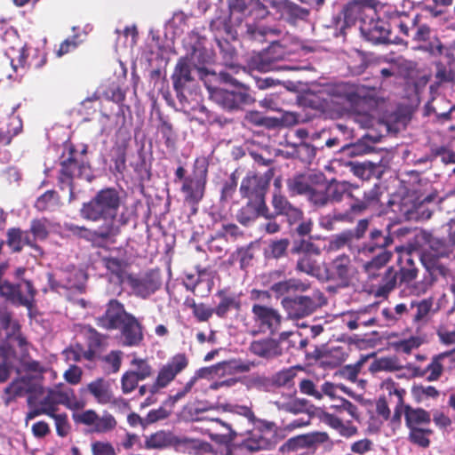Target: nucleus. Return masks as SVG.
<instances>
[{"label": "nucleus", "instance_id": "a19ab883", "mask_svg": "<svg viewBox=\"0 0 455 455\" xmlns=\"http://www.w3.org/2000/svg\"><path fill=\"white\" fill-rule=\"evenodd\" d=\"M50 229V222L45 219L34 220L31 223L30 232L35 239L44 240L47 237Z\"/></svg>", "mask_w": 455, "mask_h": 455}, {"label": "nucleus", "instance_id": "774afa93", "mask_svg": "<svg viewBox=\"0 0 455 455\" xmlns=\"http://www.w3.org/2000/svg\"><path fill=\"white\" fill-rule=\"evenodd\" d=\"M93 455H114V449L108 443L96 442L92 443Z\"/></svg>", "mask_w": 455, "mask_h": 455}, {"label": "nucleus", "instance_id": "6e6552de", "mask_svg": "<svg viewBox=\"0 0 455 455\" xmlns=\"http://www.w3.org/2000/svg\"><path fill=\"white\" fill-rule=\"evenodd\" d=\"M204 187L205 171L195 172L193 176L186 178L181 188L185 201L191 205L198 204L204 196Z\"/></svg>", "mask_w": 455, "mask_h": 455}, {"label": "nucleus", "instance_id": "1a4fd4ad", "mask_svg": "<svg viewBox=\"0 0 455 455\" xmlns=\"http://www.w3.org/2000/svg\"><path fill=\"white\" fill-rule=\"evenodd\" d=\"M132 315L126 313L124 306L116 299L108 302L106 313L98 318V324L105 329H117L126 320V316Z\"/></svg>", "mask_w": 455, "mask_h": 455}, {"label": "nucleus", "instance_id": "39448f33", "mask_svg": "<svg viewBox=\"0 0 455 455\" xmlns=\"http://www.w3.org/2000/svg\"><path fill=\"white\" fill-rule=\"evenodd\" d=\"M36 291L29 281H24L22 283L13 285L9 282H4L0 286V296L10 300L13 304L22 305L31 309L34 304Z\"/></svg>", "mask_w": 455, "mask_h": 455}, {"label": "nucleus", "instance_id": "4468645a", "mask_svg": "<svg viewBox=\"0 0 455 455\" xmlns=\"http://www.w3.org/2000/svg\"><path fill=\"white\" fill-rule=\"evenodd\" d=\"M122 340L125 346H137L143 339L140 324L133 316H126V320L121 324Z\"/></svg>", "mask_w": 455, "mask_h": 455}, {"label": "nucleus", "instance_id": "ea45409f", "mask_svg": "<svg viewBox=\"0 0 455 455\" xmlns=\"http://www.w3.org/2000/svg\"><path fill=\"white\" fill-rule=\"evenodd\" d=\"M449 355V353H441L433 358L431 363H429L426 369V371L429 372L427 379L429 381H435L440 378L443 373V365L441 361Z\"/></svg>", "mask_w": 455, "mask_h": 455}, {"label": "nucleus", "instance_id": "72a5a7b5", "mask_svg": "<svg viewBox=\"0 0 455 455\" xmlns=\"http://www.w3.org/2000/svg\"><path fill=\"white\" fill-rule=\"evenodd\" d=\"M240 299L236 295H221V300L219 305L216 307L215 314L220 317H223L227 315V313L231 309H239L240 308Z\"/></svg>", "mask_w": 455, "mask_h": 455}, {"label": "nucleus", "instance_id": "0e129e2a", "mask_svg": "<svg viewBox=\"0 0 455 455\" xmlns=\"http://www.w3.org/2000/svg\"><path fill=\"white\" fill-rule=\"evenodd\" d=\"M309 200L315 205L323 206L329 201L328 193H324L323 190H315L310 188L308 192Z\"/></svg>", "mask_w": 455, "mask_h": 455}, {"label": "nucleus", "instance_id": "4d7b16f0", "mask_svg": "<svg viewBox=\"0 0 455 455\" xmlns=\"http://www.w3.org/2000/svg\"><path fill=\"white\" fill-rule=\"evenodd\" d=\"M427 433L429 431H424L418 427L411 428L410 438L413 443L422 447H427L429 444V440L427 436Z\"/></svg>", "mask_w": 455, "mask_h": 455}, {"label": "nucleus", "instance_id": "8fccbe9b", "mask_svg": "<svg viewBox=\"0 0 455 455\" xmlns=\"http://www.w3.org/2000/svg\"><path fill=\"white\" fill-rule=\"evenodd\" d=\"M362 365V362L346 365L339 371V375L351 382H355Z\"/></svg>", "mask_w": 455, "mask_h": 455}, {"label": "nucleus", "instance_id": "b1692460", "mask_svg": "<svg viewBox=\"0 0 455 455\" xmlns=\"http://www.w3.org/2000/svg\"><path fill=\"white\" fill-rule=\"evenodd\" d=\"M172 78L173 86L178 92H181L186 84L192 80L190 66L187 60L180 59L178 61Z\"/></svg>", "mask_w": 455, "mask_h": 455}, {"label": "nucleus", "instance_id": "864d4df0", "mask_svg": "<svg viewBox=\"0 0 455 455\" xmlns=\"http://www.w3.org/2000/svg\"><path fill=\"white\" fill-rule=\"evenodd\" d=\"M290 190L296 194H308L310 187L304 177H296L289 183Z\"/></svg>", "mask_w": 455, "mask_h": 455}, {"label": "nucleus", "instance_id": "5701e85b", "mask_svg": "<svg viewBox=\"0 0 455 455\" xmlns=\"http://www.w3.org/2000/svg\"><path fill=\"white\" fill-rule=\"evenodd\" d=\"M320 254V250L312 243L306 245V252L299 258L297 268L307 275H315L317 270L316 262L313 259V255Z\"/></svg>", "mask_w": 455, "mask_h": 455}, {"label": "nucleus", "instance_id": "9d476101", "mask_svg": "<svg viewBox=\"0 0 455 455\" xmlns=\"http://www.w3.org/2000/svg\"><path fill=\"white\" fill-rule=\"evenodd\" d=\"M331 271L344 285H348L357 279V267L346 256L338 257L333 260Z\"/></svg>", "mask_w": 455, "mask_h": 455}, {"label": "nucleus", "instance_id": "e2e57ef3", "mask_svg": "<svg viewBox=\"0 0 455 455\" xmlns=\"http://www.w3.org/2000/svg\"><path fill=\"white\" fill-rule=\"evenodd\" d=\"M75 419L84 425L92 426L94 427L98 419L97 413L92 410H87L75 416Z\"/></svg>", "mask_w": 455, "mask_h": 455}, {"label": "nucleus", "instance_id": "79ce46f5", "mask_svg": "<svg viewBox=\"0 0 455 455\" xmlns=\"http://www.w3.org/2000/svg\"><path fill=\"white\" fill-rule=\"evenodd\" d=\"M240 382L244 385L247 389H263L267 385V378L257 373L240 378Z\"/></svg>", "mask_w": 455, "mask_h": 455}, {"label": "nucleus", "instance_id": "a878e982", "mask_svg": "<svg viewBox=\"0 0 455 455\" xmlns=\"http://www.w3.org/2000/svg\"><path fill=\"white\" fill-rule=\"evenodd\" d=\"M324 303V298L323 294L316 291L313 296H304L298 299L297 307L298 310L300 311L299 315L304 316L311 314L317 307H321Z\"/></svg>", "mask_w": 455, "mask_h": 455}, {"label": "nucleus", "instance_id": "49530a36", "mask_svg": "<svg viewBox=\"0 0 455 455\" xmlns=\"http://www.w3.org/2000/svg\"><path fill=\"white\" fill-rule=\"evenodd\" d=\"M116 425V421L115 418L111 414L105 413L102 415V417L98 416V419L93 429L96 432L103 433L113 429Z\"/></svg>", "mask_w": 455, "mask_h": 455}, {"label": "nucleus", "instance_id": "2eb2a0df", "mask_svg": "<svg viewBox=\"0 0 455 455\" xmlns=\"http://www.w3.org/2000/svg\"><path fill=\"white\" fill-rule=\"evenodd\" d=\"M267 186V180H265L262 176L250 172L242 180L240 192L245 197L253 196L259 197L262 196V193Z\"/></svg>", "mask_w": 455, "mask_h": 455}, {"label": "nucleus", "instance_id": "f704fd0d", "mask_svg": "<svg viewBox=\"0 0 455 455\" xmlns=\"http://www.w3.org/2000/svg\"><path fill=\"white\" fill-rule=\"evenodd\" d=\"M411 395L416 402L424 403L429 398H436L439 392L432 386L418 385L412 387Z\"/></svg>", "mask_w": 455, "mask_h": 455}, {"label": "nucleus", "instance_id": "58836bf2", "mask_svg": "<svg viewBox=\"0 0 455 455\" xmlns=\"http://www.w3.org/2000/svg\"><path fill=\"white\" fill-rule=\"evenodd\" d=\"M389 253L387 251L379 252L374 255L371 260L366 261L363 264V267L369 274V275L374 276V270L379 268L389 260Z\"/></svg>", "mask_w": 455, "mask_h": 455}, {"label": "nucleus", "instance_id": "37998d69", "mask_svg": "<svg viewBox=\"0 0 455 455\" xmlns=\"http://www.w3.org/2000/svg\"><path fill=\"white\" fill-rule=\"evenodd\" d=\"M267 445V439L263 438L259 432H256L243 442V448L249 451H257L264 449Z\"/></svg>", "mask_w": 455, "mask_h": 455}, {"label": "nucleus", "instance_id": "5fc2aeb1", "mask_svg": "<svg viewBox=\"0 0 455 455\" xmlns=\"http://www.w3.org/2000/svg\"><path fill=\"white\" fill-rule=\"evenodd\" d=\"M61 175L67 179L81 174V169L78 168L77 163L74 160L65 161L61 164Z\"/></svg>", "mask_w": 455, "mask_h": 455}, {"label": "nucleus", "instance_id": "f3484780", "mask_svg": "<svg viewBox=\"0 0 455 455\" xmlns=\"http://www.w3.org/2000/svg\"><path fill=\"white\" fill-rule=\"evenodd\" d=\"M250 350L252 354L265 359H272L282 354L278 342L271 339L253 341Z\"/></svg>", "mask_w": 455, "mask_h": 455}, {"label": "nucleus", "instance_id": "473e14b6", "mask_svg": "<svg viewBox=\"0 0 455 455\" xmlns=\"http://www.w3.org/2000/svg\"><path fill=\"white\" fill-rule=\"evenodd\" d=\"M271 289L280 296L285 294L291 290L305 291L307 289V285L299 280L290 279L274 283L271 286Z\"/></svg>", "mask_w": 455, "mask_h": 455}, {"label": "nucleus", "instance_id": "6e6d98bb", "mask_svg": "<svg viewBox=\"0 0 455 455\" xmlns=\"http://www.w3.org/2000/svg\"><path fill=\"white\" fill-rule=\"evenodd\" d=\"M299 389L301 393L313 396L317 400H321L323 398V394L316 390L314 382L309 379H303L299 383Z\"/></svg>", "mask_w": 455, "mask_h": 455}, {"label": "nucleus", "instance_id": "f257e3e1", "mask_svg": "<svg viewBox=\"0 0 455 455\" xmlns=\"http://www.w3.org/2000/svg\"><path fill=\"white\" fill-rule=\"evenodd\" d=\"M120 206L121 198L116 189H102L90 202L83 204L81 215L93 221H113L118 214Z\"/></svg>", "mask_w": 455, "mask_h": 455}, {"label": "nucleus", "instance_id": "3c124183", "mask_svg": "<svg viewBox=\"0 0 455 455\" xmlns=\"http://www.w3.org/2000/svg\"><path fill=\"white\" fill-rule=\"evenodd\" d=\"M140 379L133 373H132L130 371H126L121 379L122 391L124 394L131 393L135 389Z\"/></svg>", "mask_w": 455, "mask_h": 455}, {"label": "nucleus", "instance_id": "bb28decb", "mask_svg": "<svg viewBox=\"0 0 455 455\" xmlns=\"http://www.w3.org/2000/svg\"><path fill=\"white\" fill-rule=\"evenodd\" d=\"M371 237L374 244L365 245L358 251V257L362 261L363 260V256L373 254L376 250H382L391 243V239L389 237H383L379 230L371 231Z\"/></svg>", "mask_w": 455, "mask_h": 455}, {"label": "nucleus", "instance_id": "7ed1b4c3", "mask_svg": "<svg viewBox=\"0 0 455 455\" xmlns=\"http://www.w3.org/2000/svg\"><path fill=\"white\" fill-rule=\"evenodd\" d=\"M251 313L252 318L244 323L248 332L256 335L267 331L274 333L277 331L281 323V315L275 309L255 304L251 308Z\"/></svg>", "mask_w": 455, "mask_h": 455}, {"label": "nucleus", "instance_id": "6ab92c4d", "mask_svg": "<svg viewBox=\"0 0 455 455\" xmlns=\"http://www.w3.org/2000/svg\"><path fill=\"white\" fill-rule=\"evenodd\" d=\"M0 324L6 331L8 338L17 340L20 346L25 344V339L20 333L19 323L12 319L11 314L4 306H0Z\"/></svg>", "mask_w": 455, "mask_h": 455}, {"label": "nucleus", "instance_id": "f03ea898", "mask_svg": "<svg viewBox=\"0 0 455 455\" xmlns=\"http://www.w3.org/2000/svg\"><path fill=\"white\" fill-rule=\"evenodd\" d=\"M220 76L224 82L234 84L235 91L208 87L210 97L213 101L228 110L237 108L242 104H248L252 101V98L246 87L236 82L227 73H221Z\"/></svg>", "mask_w": 455, "mask_h": 455}, {"label": "nucleus", "instance_id": "a18cd8bd", "mask_svg": "<svg viewBox=\"0 0 455 455\" xmlns=\"http://www.w3.org/2000/svg\"><path fill=\"white\" fill-rule=\"evenodd\" d=\"M348 185L345 182H332L331 183L326 191L329 196V199L334 201H339L345 194L347 193Z\"/></svg>", "mask_w": 455, "mask_h": 455}, {"label": "nucleus", "instance_id": "de8ad7c7", "mask_svg": "<svg viewBox=\"0 0 455 455\" xmlns=\"http://www.w3.org/2000/svg\"><path fill=\"white\" fill-rule=\"evenodd\" d=\"M195 374L198 379H213L215 378H222L220 363H217L211 367H204L197 370Z\"/></svg>", "mask_w": 455, "mask_h": 455}, {"label": "nucleus", "instance_id": "0eeeda50", "mask_svg": "<svg viewBox=\"0 0 455 455\" xmlns=\"http://www.w3.org/2000/svg\"><path fill=\"white\" fill-rule=\"evenodd\" d=\"M74 392L70 388H65L63 384L57 385L54 388L47 390V395L39 404L43 408L44 414L51 417L56 413L59 404L72 406Z\"/></svg>", "mask_w": 455, "mask_h": 455}, {"label": "nucleus", "instance_id": "13d9d810", "mask_svg": "<svg viewBox=\"0 0 455 455\" xmlns=\"http://www.w3.org/2000/svg\"><path fill=\"white\" fill-rule=\"evenodd\" d=\"M403 64V60L402 58H396L392 60L390 63L389 68H382L380 70V73L382 76L388 77V76H395L401 75V67Z\"/></svg>", "mask_w": 455, "mask_h": 455}, {"label": "nucleus", "instance_id": "ddd939ff", "mask_svg": "<svg viewBox=\"0 0 455 455\" xmlns=\"http://www.w3.org/2000/svg\"><path fill=\"white\" fill-rule=\"evenodd\" d=\"M231 17L236 13L242 15H255L256 18L264 17L267 11L259 0H232L229 4Z\"/></svg>", "mask_w": 455, "mask_h": 455}, {"label": "nucleus", "instance_id": "4be33fe9", "mask_svg": "<svg viewBox=\"0 0 455 455\" xmlns=\"http://www.w3.org/2000/svg\"><path fill=\"white\" fill-rule=\"evenodd\" d=\"M44 387L40 383L31 384L29 379L22 378L14 380L7 388L6 393L12 396L23 395L27 393H43Z\"/></svg>", "mask_w": 455, "mask_h": 455}, {"label": "nucleus", "instance_id": "aec40b11", "mask_svg": "<svg viewBox=\"0 0 455 455\" xmlns=\"http://www.w3.org/2000/svg\"><path fill=\"white\" fill-rule=\"evenodd\" d=\"M87 390L101 404H107L113 401V395L108 381L97 379L87 385Z\"/></svg>", "mask_w": 455, "mask_h": 455}, {"label": "nucleus", "instance_id": "20e7f679", "mask_svg": "<svg viewBox=\"0 0 455 455\" xmlns=\"http://www.w3.org/2000/svg\"><path fill=\"white\" fill-rule=\"evenodd\" d=\"M188 364V360L184 354L172 356L160 367L154 383L149 387V392L154 395L166 387L179 373L187 368Z\"/></svg>", "mask_w": 455, "mask_h": 455}, {"label": "nucleus", "instance_id": "7c9ffc66", "mask_svg": "<svg viewBox=\"0 0 455 455\" xmlns=\"http://www.w3.org/2000/svg\"><path fill=\"white\" fill-rule=\"evenodd\" d=\"M405 420L410 428H414L419 425L428 423L430 421V415L423 409H414L410 406H406Z\"/></svg>", "mask_w": 455, "mask_h": 455}, {"label": "nucleus", "instance_id": "9b49d317", "mask_svg": "<svg viewBox=\"0 0 455 455\" xmlns=\"http://www.w3.org/2000/svg\"><path fill=\"white\" fill-rule=\"evenodd\" d=\"M360 30L363 37L372 44H385L388 41V29L385 28L384 22L380 20L375 21L373 16L370 18V21H364Z\"/></svg>", "mask_w": 455, "mask_h": 455}, {"label": "nucleus", "instance_id": "c85d7f7f", "mask_svg": "<svg viewBox=\"0 0 455 455\" xmlns=\"http://www.w3.org/2000/svg\"><path fill=\"white\" fill-rule=\"evenodd\" d=\"M7 244L13 251H20L26 244L34 246L28 232L12 228L7 233Z\"/></svg>", "mask_w": 455, "mask_h": 455}, {"label": "nucleus", "instance_id": "e433bc0d", "mask_svg": "<svg viewBox=\"0 0 455 455\" xmlns=\"http://www.w3.org/2000/svg\"><path fill=\"white\" fill-rule=\"evenodd\" d=\"M380 387L383 392L387 393L391 397L394 396L395 398V403L397 406L403 404L405 390L398 387L392 379H385L381 383Z\"/></svg>", "mask_w": 455, "mask_h": 455}, {"label": "nucleus", "instance_id": "423d86ee", "mask_svg": "<svg viewBox=\"0 0 455 455\" xmlns=\"http://www.w3.org/2000/svg\"><path fill=\"white\" fill-rule=\"evenodd\" d=\"M284 55L282 45L274 42L267 50L253 53L248 60V65L251 69L268 72L274 69V62L283 59Z\"/></svg>", "mask_w": 455, "mask_h": 455}, {"label": "nucleus", "instance_id": "c03bdc74", "mask_svg": "<svg viewBox=\"0 0 455 455\" xmlns=\"http://www.w3.org/2000/svg\"><path fill=\"white\" fill-rule=\"evenodd\" d=\"M57 204L56 194L53 191H47L36 202L35 206L39 211H46L54 208Z\"/></svg>", "mask_w": 455, "mask_h": 455}, {"label": "nucleus", "instance_id": "cd10ccee", "mask_svg": "<svg viewBox=\"0 0 455 455\" xmlns=\"http://www.w3.org/2000/svg\"><path fill=\"white\" fill-rule=\"evenodd\" d=\"M6 54L10 59L14 72L19 73L24 70L28 56L25 45L19 42L16 46H11L7 50Z\"/></svg>", "mask_w": 455, "mask_h": 455}, {"label": "nucleus", "instance_id": "c756f323", "mask_svg": "<svg viewBox=\"0 0 455 455\" xmlns=\"http://www.w3.org/2000/svg\"><path fill=\"white\" fill-rule=\"evenodd\" d=\"M220 363L222 376L232 375L238 372H247L255 366L254 363L249 361H243L241 359H233L224 361Z\"/></svg>", "mask_w": 455, "mask_h": 455}, {"label": "nucleus", "instance_id": "393cba45", "mask_svg": "<svg viewBox=\"0 0 455 455\" xmlns=\"http://www.w3.org/2000/svg\"><path fill=\"white\" fill-rule=\"evenodd\" d=\"M178 437L172 433L165 431H158L150 435L146 439V447L149 449H163L168 446L176 448V441Z\"/></svg>", "mask_w": 455, "mask_h": 455}, {"label": "nucleus", "instance_id": "dca6fc26", "mask_svg": "<svg viewBox=\"0 0 455 455\" xmlns=\"http://www.w3.org/2000/svg\"><path fill=\"white\" fill-rule=\"evenodd\" d=\"M376 14L375 10L370 6L359 3H351L344 9V19L347 25L355 23L359 20L362 24L367 21L368 18Z\"/></svg>", "mask_w": 455, "mask_h": 455}, {"label": "nucleus", "instance_id": "2f4dec72", "mask_svg": "<svg viewBox=\"0 0 455 455\" xmlns=\"http://www.w3.org/2000/svg\"><path fill=\"white\" fill-rule=\"evenodd\" d=\"M427 243L430 251H426L424 257H428L430 260L446 256L451 251L450 245L440 238L431 236L428 238Z\"/></svg>", "mask_w": 455, "mask_h": 455}, {"label": "nucleus", "instance_id": "338daca9", "mask_svg": "<svg viewBox=\"0 0 455 455\" xmlns=\"http://www.w3.org/2000/svg\"><path fill=\"white\" fill-rule=\"evenodd\" d=\"M372 442L369 439H362L351 445V451L356 454L363 455L371 450Z\"/></svg>", "mask_w": 455, "mask_h": 455}, {"label": "nucleus", "instance_id": "412c9836", "mask_svg": "<svg viewBox=\"0 0 455 455\" xmlns=\"http://www.w3.org/2000/svg\"><path fill=\"white\" fill-rule=\"evenodd\" d=\"M272 205L275 211V215H285L291 222L297 221L301 217V212L293 207L283 196L278 193L274 194Z\"/></svg>", "mask_w": 455, "mask_h": 455}, {"label": "nucleus", "instance_id": "f8f14e48", "mask_svg": "<svg viewBox=\"0 0 455 455\" xmlns=\"http://www.w3.org/2000/svg\"><path fill=\"white\" fill-rule=\"evenodd\" d=\"M129 284L135 295L145 299L157 291L161 283L155 275H147L140 278L130 277Z\"/></svg>", "mask_w": 455, "mask_h": 455}, {"label": "nucleus", "instance_id": "680f3d73", "mask_svg": "<svg viewBox=\"0 0 455 455\" xmlns=\"http://www.w3.org/2000/svg\"><path fill=\"white\" fill-rule=\"evenodd\" d=\"M121 355L122 353L119 351H112L105 356L104 360L112 372L119 371L121 366Z\"/></svg>", "mask_w": 455, "mask_h": 455}, {"label": "nucleus", "instance_id": "a211bd4d", "mask_svg": "<svg viewBox=\"0 0 455 455\" xmlns=\"http://www.w3.org/2000/svg\"><path fill=\"white\" fill-rule=\"evenodd\" d=\"M176 450L190 455H202L212 452V446L210 443L201 440L178 437L176 441Z\"/></svg>", "mask_w": 455, "mask_h": 455}, {"label": "nucleus", "instance_id": "052dcab7", "mask_svg": "<svg viewBox=\"0 0 455 455\" xmlns=\"http://www.w3.org/2000/svg\"><path fill=\"white\" fill-rule=\"evenodd\" d=\"M51 418L55 421L58 435L60 436L66 435L68 430L67 415L65 413H55Z\"/></svg>", "mask_w": 455, "mask_h": 455}, {"label": "nucleus", "instance_id": "09e8293b", "mask_svg": "<svg viewBox=\"0 0 455 455\" xmlns=\"http://www.w3.org/2000/svg\"><path fill=\"white\" fill-rule=\"evenodd\" d=\"M191 307L195 317L200 322L207 321L215 312L214 309L203 303L196 304L193 302Z\"/></svg>", "mask_w": 455, "mask_h": 455}, {"label": "nucleus", "instance_id": "4c0bfd02", "mask_svg": "<svg viewBox=\"0 0 455 455\" xmlns=\"http://www.w3.org/2000/svg\"><path fill=\"white\" fill-rule=\"evenodd\" d=\"M131 364L132 366V370L130 371L138 377L140 380L146 379L150 377L153 372L152 367L144 359L133 358Z\"/></svg>", "mask_w": 455, "mask_h": 455}, {"label": "nucleus", "instance_id": "c9c22d12", "mask_svg": "<svg viewBox=\"0 0 455 455\" xmlns=\"http://www.w3.org/2000/svg\"><path fill=\"white\" fill-rule=\"evenodd\" d=\"M28 369L35 379L53 380L57 377V373L53 370L44 367L36 361L30 362L28 364Z\"/></svg>", "mask_w": 455, "mask_h": 455}, {"label": "nucleus", "instance_id": "603ef678", "mask_svg": "<svg viewBox=\"0 0 455 455\" xmlns=\"http://www.w3.org/2000/svg\"><path fill=\"white\" fill-rule=\"evenodd\" d=\"M12 124L15 125V128L12 132L11 131H4L0 128V144H9L12 140V138L19 133L21 129V123L18 118L12 119Z\"/></svg>", "mask_w": 455, "mask_h": 455}, {"label": "nucleus", "instance_id": "bf43d9fd", "mask_svg": "<svg viewBox=\"0 0 455 455\" xmlns=\"http://www.w3.org/2000/svg\"><path fill=\"white\" fill-rule=\"evenodd\" d=\"M295 374L294 369H286L276 373L274 377V381L278 386H285L294 379Z\"/></svg>", "mask_w": 455, "mask_h": 455}, {"label": "nucleus", "instance_id": "69168bd1", "mask_svg": "<svg viewBox=\"0 0 455 455\" xmlns=\"http://www.w3.org/2000/svg\"><path fill=\"white\" fill-rule=\"evenodd\" d=\"M82 377V370L76 366L72 365L64 372V379L67 382L72 385H76L80 382Z\"/></svg>", "mask_w": 455, "mask_h": 455}]
</instances>
